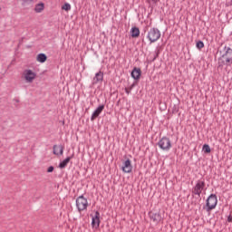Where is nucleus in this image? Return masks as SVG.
<instances>
[{
    "mask_svg": "<svg viewBox=\"0 0 232 232\" xmlns=\"http://www.w3.org/2000/svg\"><path fill=\"white\" fill-rule=\"evenodd\" d=\"M60 155H63V150H60Z\"/></svg>",
    "mask_w": 232,
    "mask_h": 232,
    "instance_id": "29",
    "label": "nucleus"
},
{
    "mask_svg": "<svg viewBox=\"0 0 232 232\" xmlns=\"http://www.w3.org/2000/svg\"><path fill=\"white\" fill-rule=\"evenodd\" d=\"M44 11V3H39V4H36L35 6H34V12L36 14H41L42 12Z\"/></svg>",
    "mask_w": 232,
    "mask_h": 232,
    "instance_id": "14",
    "label": "nucleus"
},
{
    "mask_svg": "<svg viewBox=\"0 0 232 232\" xmlns=\"http://www.w3.org/2000/svg\"><path fill=\"white\" fill-rule=\"evenodd\" d=\"M221 57L218 60V70H222L224 66H231L232 64V49L225 45L223 50L219 52Z\"/></svg>",
    "mask_w": 232,
    "mask_h": 232,
    "instance_id": "1",
    "label": "nucleus"
},
{
    "mask_svg": "<svg viewBox=\"0 0 232 232\" xmlns=\"http://www.w3.org/2000/svg\"><path fill=\"white\" fill-rule=\"evenodd\" d=\"M57 148V145L53 146V153L54 155H59V153H57V151L55 150V149Z\"/></svg>",
    "mask_w": 232,
    "mask_h": 232,
    "instance_id": "25",
    "label": "nucleus"
},
{
    "mask_svg": "<svg viewBox=\"0 0 232 232\" xmlns=\"http://www.w3.org/2000/svg\"><path fill=\"white\" fill-rule=\"evenodd\" d=\"M132 79L135 81H139L140 79V75H142V71L140 68L134 67L131 73H130Z\"/></svg>",
    "mask_w": 232,
    "mask_h": 232,
    "instance_id": "11",
    "label": "nucleus"
},
{
    "mask_svg": "<svg viewBox=\"0 0 232 232\" xmlns=\"http://www.w3.org/2000/svg\"><path fill=\"white\" fill-rule=\"evenodd\" d=\"M88 198H84V195H81L76 198V208L79 213L86 211L88 209Z\"/></svg>",
    "mask_w": 232,
    "mask_h": 232,
    "instance_id": "3",
    "label": "nucleus"
},
{
    "mask_svg": "<svg viewBox=\"0 0 232 232\" xmlns=\"http://www.w3.org/2000/svg\"><path fill=\"white\" fill-rule=\"evenodd\" d=\"M14 102H19V100L18 99H14Z\"/></svg>",
    "mask_w": 232,
    "mask_h": 232,
    "instance_id": "28",
    "label": "nucleus"
},
{
    "mask_svg": "<svg viewBox=\"0 0 232 232\" xmlns=\"http://www.w3.org/2000/svg\"><path fill=\"white\" fill-rule=\"evenodd\" d=\"M149 218L150 220H152V222H154V224H160L162 220V215H160V212L150 211Z\"/></svg>",
    "mask_w": 232,
    "mask_h": 232,
    "instance_id": "8",
    "label": "nucleus"
},
{
    "mask_svg": "<svg viewBox=\"0 0 232 232\" xmlns=\"http://www.w3.org/2000/svg\"><path fill=\"white\" fill-rule=\"evenodd\" d=\"M103 110H104V104L100 105V106L93 111V113L92 114L91 121H95V119H97V117H99V115H101V113H102Z\"/></svg>",
    "mask_w": 232,
    "mask_h": 232,
    "instance_id": "12",
    "label": "nucleus"
},
{
    "mask_svg": "<svg viewBox=\"0 0 232 232\" xmlns=\"http://www.w3.org/2000/svg\"><path fill=\"white\" fill-rule=\"evenodd\" d=\"M203 151L204 153H211V148L209 147V145L208 144L203 145Z\"/></svg>",
    "mask_w": 232,
    "mask_h": 232,
    "instance_id": "19",
    "label": "nucleus"
},
{
    "mask_svg": "<svg viewBox=\"0 0 232 232\" xmlns=\"http://www.w3.org/2000/svg\"><path fill=\"white\" fill-rule=\"evenodd\" d=\"M23 5H32L34 3V0H22Z\"/></svg>",
    "mask_w": 232,
    "mask_h": 232,
    "instance_id": "23",
    "label": "nucleus"
},
{
    "mask_svg": "<svg viewBox=\"0 0 232 232\" xmlns=\"http://www.w3.org/2000/svg\"><path fill=\"white\" fill-rule=\"evenodd\" d=\"M131 37H139L140 35V30L138 27H132L130 30Z\"/></svg>",
    "mask_w": 232,
    "mask_h": 232,
    "instance_id": "16",
    "label": "nucleus"
},
{
    "mask_svg": "<svg viewBox=\"0 0 232 232\" xmlns=\"http://www.w3.org/2000/svg\"><path fill=\"white\" fill-rule=\"evenodd\" d=\"M145 1L149 5H151V3H154V5H157V3H159V1H160V0H145Z\"/></svg>",
    "mask_w": 232,
    "mask_h": 232,
    "instance_id": "22",
    "label": "nucleus"
},
{
    "mask_svg": "<svg viewBox=\"0 0 232 232\" xmlns=\"http://www.w3.org/2000/svg\"><path fill=\"white\" fill-rule=\"evenodd\" d=\"M37 77V73H35L34 71L30 69H26L24 71V79L25 80V82L32 83L34 81H35V78Z\"/></svg>",
    "mask_w": 232,
    "mask_h": 232,
    "instance_id": "7",
    "label": "nucleus"
},
{
    "mask_svg": "<svg viewBox=\"0 0 232 232\" xmlns=\"http://www.w3.org/2000/svg\"><path fill=\"white\" fill-rule=\"evenodd\" d=\"M204 188H206L205 180H198L196 185L192 188V195H198L200 197L202 195V191H204Z\"/></svg>",
    "mask_w": 232,
    "mask_h": 232,
    "instance_id": "6",
    "label": "nucleus"
},
{
    "mask_svg": "<svg viewBox=\"0 0 232 232\" xmlns=\"http://www.w3.org/2000/svg\"><path fill=\"white\" fill-rule=\"evenodd\" d=\"M70 160H72V157H67L65 160H63L60 164H59V168H61L62 169L66 168L68 166V163L70 162Z\"/></svg>",
    "mask_w": 232,
    "mask_h": 232,
    "instance_id": "17",
    "label": "nucleus"
},
{
    "mask_svg": "<svg viewBox=\"0 0 232 232\" xmlns=\"http://www.w3.org/2000/svg\"><path fill=\"white\" fill-rule=\"evenodd\" d=\"M121 169L123 173H131V171H133V166L131 165V160H130V159L123 162Z\"/></svg>",
    "mask_w": 232,
    "mask_h": 232,
    "instance_id": "10",
    "label": "nucleus"
},
{
    "mask_svg": "<svg viewBox=\"0 0 232 232\" xmlns=\"http://www.w3.org/2000/svg\"><path fill=\"white\" fill-rule=\"evenodd\" d=\"M46 59H48V57L43 53H39L36 57V61L42 63H46Z\"/></svg>",
    "mask_w": 232,
    "mask_h": 232,
    "instance_id": "15",
    "label": "nucleus"
},
{
    "mask_svg": "<svg viewBox=\"0 0 232 232\" xmlns=\"http://www.w3.org/2000/svg\"><path fill=\"white\" fill-rule=\"evenodd\" d=\"M53 171V166H50L48 169H47V173H52Z\"/></svg>",
    "mask_w": 232,
    "mask_h": 232,
    "instance_id": "24",
    "label": "nucleus"
},
{
    "mask_svg": "<svg viewBox=\"0 0 232 232\" xmlns=\"http://www.w3.org/2000/svg\"><path fill=\"white\" fill-rule=\"evenodd\" d=\"M102 81H104V72L100 71L96 72L93 78V82H94V84H97L98 82H102Z\"/></svg>",
    "mask_w": 232,
    "mask_h": 232,
    "instance_id": "13",
    "label": "nucleus"
},
{
    "mask_svg": "<svg viewBox=\"0 0 232 232\" xmlns=\"http://www.w3.org/2000/svg\"><path fill=\"white\" fill-rule=\"evenodd\" d=\"M133 84L130 85V87L128 88H125V93H127V95H130L131 93V90H133Z\"/></svg>",
    "mask_w": 232,
    "mask_h": 232,
    "instance_id": "21",
    "label": "nucleus"
},
{
    "mask_svg": "<svg viewBox=\"0 0 232 232\" xmlns=\"http://www.w3.org/2000/svg\"><path fill=\"white\" fill-rule=\"evenodd\" d=\"M147 39H149L150 44L157 43L160 39V31L155 27L150 28L148 32Z\"/></svg>",
    "mask_w": 232,
    "mask_h": 232,
    "instance_id": "4",
    "label": "nucleus"
},
{
    "mask_svg": "<svg viewBox=\"0 0 232 232\" xmlns=\"http://www.w3.org/2000/svg\"><path fill=\"white\" fill-rule=\"evenodd\" d=\"M0 12H1V7H0Z\"/></svg>",
    "mask_w": 232,
    "mask_h": 232,
    "instance_id": "30",
    "label": "nucleus"
},
{
    "mask_svg": "<svg viewBox=\"0 0 232 232\" xmlns=\"http://www.w3.org/2000/svg\"><path fill=\"white\" fill-rule=\"evenodd\" d=\"M159 53H160V51L158 50V51L156 52V57H159Z\"/></svg>",
    "mask_w": 232,
    "mask_h": 232,
    "instance_id": "27",
    "label": "nucleus"
},
{
    "mask_svg": "<svg viewBox=\"0 0 232 232\" xmlns=\"http://www.w3.org/2000/svg\"><path fill=\"white\" fill-rule=\"evenodd\" d=\"M227 222H232V216H231V215H229V216L227 217Z\"/></svg>",
    "mask_w": 232,
    "mask_h": 232,
    "instance_id": "26",
    "label": "nucleus"
},
{
    "mask_svg": "<svg viewBox=\"0 0 232 232\" xmlns=\"http://www.w3.org/2000/svg\"><path fill=\"white\" fill-rule=\"evenodd\" d=\"M158 146H159V148H160V150H163V151H169L172 147L171 140H169V138L164 136L159 140Z\"/></svg>",
    "mask_w": 232,
    "mask_h": 232,
    "instance_id": "5",
    "label": "nucleus"
},
{
    "mask_svg": "<svg viewBox=\"0 0 232 232\" xmlns=\"http://www.w3.org/2000/svg\"><path fill=\"white\" fill-rule=\"evenodd\" d=\"M217 204H218V199L217 195L211 194L206 200V207L203 209H206L207 213H211L213 209L217 208Z\"/></svg>",
    "mask_w": 232,
    "mask_h": 232,
    "instance_id": "2",
    "label": "nucleus"
},
{
    "mask_svg": "<svg viewBox=\"0 0 232 232\" xmlns=\"http://www.w3.org/2000/svg\"><path fill=\"white\" fill-rule=\"evenodd\" d=\"M101 226V213L96 211L94 216L92 217V227H95V229H99Z\"/></svg>",
    "mask_w": 232,
    "mask_h": 232,
    "instance_id": "9",
    "label": "nucleus"
},
{
    "mask_svg": "<svg viewBox=\"0 0 232 232\" xmlns=\"http://www.w3.org/2000/svg\"><path fill=\"white\" fill-rule=\"evenodd\" d=\"M196 46L198 50H202V48H204V42L202 41L197 42Z\"/></svg>",
    "mask_w": 232,
    "mask_h": 232,
    "instance_id": "20",
    "label": "nucleus"
},
{
    "mask_svg": "<svg viewBox=\"0 0 232 232\" xmlns=\"http://www.w3.org/2000/svg\"><path fill=\"white\" fill-rule=\"evenodd\" d=\"M62 10H65V12H70V10H72V5L69 3H65L62 6Z\"/></svg>",
    "mask_w": 232,
    "mask_h": 232,
    "instance_id": "18",
    "label": "nucleus"
}]
</instances>
